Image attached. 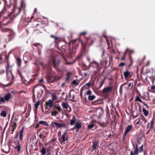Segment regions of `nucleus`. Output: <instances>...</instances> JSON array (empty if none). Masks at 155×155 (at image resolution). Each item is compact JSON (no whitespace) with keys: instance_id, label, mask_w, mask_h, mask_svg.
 Masks as SVG:
<instances>
[{"instance_id":"nucleus-20","label":"nucleus","mask_w":155,"mask_h":155,"mask_svg":"<svg viewBox=\"0 0 155 155\" xmlns=\"http://www.w3.org/2000/svg\"><path fill=\"white\" fill-rule=\"evenodd\" d=\"M24 127H23L19 133V138L20 139V140L21 141H22L23 140V134L24 132Z\"/></svg>"},{"instance_id":"nucleus-44","label":"nucleus","mask_w":155,"mask_h":155,"mask_svg":"<svg viewBox=\"0 0 155 155\" xmlns=\"http://www.w3.org/2000/svg\"><path fill=\"white\" fill-rule=\"evenodd\" d=\"M38 25H40V27L41 28H43L44 27L45 24L43 23H41V24H37L36 25V26H37Z\"/></svg>"},{"instance_id":"nucleus-43","label":"nucleus","mask_w":155,"mask_h":155,"mask_svg":"<svg viewBox=\"0 0 155 155\" xmlns=\"http://www.w3.org/2000/svg\"><path fill=\"white\" fill-rule=\"evenodd\" d=\"M94 126V124H89L88 125L87 127L88 129H91L93 128Z\"/></svg>"},{"instance_id":"nucleus-40","label":"nucleus","mask_w":155,"mask_h":155,"mask_svg":"<svg viewBox=\"0 0 155 155\" xmlns=\"http://www.w3.org/2000/svg\"><path fill=\"white\" fill-rule=\"evenodd\" d=\"M127 50H126L124 52V53L123 54V57H122V58L121 59V61H123L125 59V57H126V55L127 54Z\"/></svg>"},{"instance_id":"nucleus-7","label":"nucleus","mask_w":155,"mask_h":155,"mask_svg":"<svg viewBox=\"0 0 155 155\" xmlns=\"http://www.w3.org/2000/svg\"><path fill=\"white\" fill-rule=\"evenodd\" d=\"M133 129V126L132 124L128 125L125 130L124 136L125 137L128 133L131 131Z\"/></svg>"},{"instance_id":"nucleus-55","label":"nucleus","mask_w":155,"mask_h":155,"mask_svg":"<svg viewBox=\"0 0 155 155\" xmlns=\"http://www.w3.org/2000/svg\"><path fill=\"white\" fill-rule=\"evenodd\" d=\"M45 109L48 110H49L51 108H50V107L48 105H45Z\"/></svg>"},{"instance_id":"nucleus-1","label":"nucleus","mask_w":155,"mask_h":155,"mask_svg":"<svg viewBox=\"0 0 155 155\" xmlns=\"http://www.w3.org/2000/svg\"><path fill=\"white\" fill-rule=\"evenodd\" d=\"M4 5L2 10L0 12V18L3 16L4 15L10 14V12L9 11V9L11 6L12 3L11 1L10 0V2L9 4L8 3L6 0H4Z\"/></svg>"},{"instance_id":"nucleus-50","label":"nucleus","mask_w":155,"mask_h":155,"mask_svg":"<svg viewBox=\"0 0 155 155\" xmlns=\"http://www.w3.org/2000/svg\"><path fill=\"white\" fill-rule=\"evenodd\" d=\"M91 83L90 82H89L87 83H86L85 84L84 86H87L89 88L91 87Z\"/></svg>"},{"instance_id":"nucleus-53","label":"nucleus","mask_w":155,"mask_h":155,"mask_svg":"<svg viewBox=\"0 0 155 155\" xmlns=\"http://www.w3.org/2000/svg\"><path fill=\"white\" fill-rule=\"evenodd\" d=\"M17 72H18V74L19 75L21 76V78H22V79H23V77L22 76L21 74V71L19 70H18Z\"/></svg>"},{"instance_id":"nucleus-61","label":"nucleus","mask_w":155,"mask_h":155,"mask_svg":"<svg viewBox=\"0 0 155 155\" xmlns=\"http://www.w3.org/2000/svg\"><path fill=\"white\" fill-rule=\"evenodd\" d=\"M8 122H7L6 124V125H5V127H4V130H5L6 129V128L7 127V126H8Z\"/></svg>"},{"instance_id":"nucleus-5","label":"nucleus","mask_w":155,"mask_h":155,"mask_svg":"<svg viewBox=\"0 0 155 155\" xmlns=\"http://www.w3.org/2000/svg\"><path fill=\"white\" fill-rule=\"evenodd\" d=\"M71 44L72 45V48L76 51V50L78 48L79 45V41L76 40H73L69 42V45Z\"/></svg>"},{"instance_id":"nucleus-18","label":"nucleus","mask_w":155,"mask_h":155,"mask_svg":"<svg viewBox=\"0 0 155 155\" xmlns=\"http://www.w3.org/2000/svg\"><path fill=\"white\" fill-rule=\"evenodd\" d=\"M90 65L93 67L97 68L99 66V64L96 61H93L90 63Z\"/></svg>"},{"instance_id":"nucleus-64","label":"nucleus","mask_w":155,"mask_h":155,"mask_svg":"<svg viewBox=\"0 0 155 155\" xmlns=\"http://www.w3.org/2000/svg\"><path fill=\"white\" fill-rule=\"evenodd\" d=\"M152 90H155V85H153L151 87Z\"/></svg>"},{"instance_id":"nucleus-34","label":"nucleus","mask_w":155,"mask_h":155,"mask_svg":"<svg viewBox=\"0 0 155 155\" xmlns=\"http://www.w3.org/2000/svg\"><path fill=\"white\" fill-rule=\"evenodd\" d=\"M79 82H78L76 80H74L71 82V84L77 86L78 85Z\"/></svg>"},{"instance_id":"nucleus-60","label":"nucleus","mask_w":155,"mask_h":155,"mask_svg":"<svg viewBox=\"0 0 155 155\" xmlns=\"http://www.w3.org/2000/svg\"><path fill=\"white\" fill-rule=\"evenodd\" d=\"M143 145L142 144L141 145L140 148V151L142 152L143 150Z\"/></svg>"},{"instance_id":"nucleus-19","label":"nucleus","mask_w":155,"mask_h":155,"mask_svg":"<svg viewBox=\"0 0 155 155\" xmlns=\"http://www.w3.org/2000/svg\"><path fill=\"white\" fill-rule=\"evenodd\" d=\"M17 60V64L18 66L19 67H21L22 63L21 58L19 57H17L16 58Z\"/></svg>"},{"instance_id":"nucleus-32","label":"nucleus","mask_w":155,"mask_h":155,"mask_svg":"<svg viewBox=\"0 0 155 155\" xmlns=\"http://www.w3.org/2000/svg\"><path fill=\"white\" fill-rule=\"evenodd\" d=\"M50 37L51 38H54V42H55L56 41L59 39V38L56 36H55L53 35H51L50 36Z\"/></svg>"},{"instance_id":"nucleus-63","label":"nucleus","mask_w":155,"mask_h":155,"mask_svg":"<svg viewBox=\"0 0 155 155\" xmlns=\"http://www.w3.org/2000/svg\"><path fill=\"white\" fill-rule=\"evenodd\" d=\"M43 78H41V79L39 81V82L40 83H41L42 82H43Z\"/></svg>"},{"instance_id":"nucleus-6","label":"nucleus","mask_w":155,"mask_h":155,"mask_svg":"<svg viewBox=\"0 0 155 155\" xmlns=\"http://www.w3.org/2000/svg\"><path fill=\"white\" fill-rule=\"evenodd\" d=\"M75 51L74 50L71 48H69L68 50L66 51V54L68 58H71L73 57V54L75 53Z\"/></svg>"},{"instance_id":"nucleus-62","label":"nucleus","mask_w":155,"mask_h":155,"mask_svg":"<svg viewBox=\"0 0 155 155\" xmlns=\"http://www.w3.org/2000/svg\"><path fill=\"white\" fill-rule=\"evenodd\" d=\"M35 88H34L32 90L33 96V97L34 96V97H35V94L34 93V91H35Z\"/></svg>"},{"instance_id":"nucleus-10","label":"nucleus","mask_w":155,"mask_h":155,"mask_svg":"<svg viewBox=\"0 0 155 155\" xmlns=\"http://www.w3.org/2000/svg\"><path fill=\"white\" fill-rule=\"evenodd\" d=\"M112 87L111 86H108L104 88L102 90V92L105 94H108L112 91Z\"/></svg>"},{"instance_id":"nucleus-2","label":"nucleus","mask_w":155,"mask_h":155,"mask_svg":"<svg viewBox=\"0 0 155 155\" xmlns=\"http://www.w3.org/2000/svg\"><path fill=\"white\" fill-rule=\"evenodd\" d=\"M49 62L54 67L57 68L60 62V61L59 59L57 58L55 56L51 55L49 59Z\"/></svg>"},{"instance_id":"nucleus-45","label":"nucleus","mask_w":155,"mask_h":155,"mask_svg":"<svg viewBox=\"0 0 155 155\" xmlns=\"http://www.w3.org/2000/svg\"><path fill=\"white\" fill-rule=\"evenodd\" d=\"M15 148H16L18 150V152H19L21 149V146L20 144H19L18 145L16 146Z\"/></svg>"},{"instance_id":"nucleus-31","label":"nucleus","mask_w":155,"mask_h":155,"mask_svg":"<svg viewBox=\"0 0 155 155\" xmlns=\"http://www.w3.org/2000/svg\"><path fill=\"white\" fill-rule=\"evenodd\" d=\"M142 110L144 115L146 116H147L149 114L148 112L147 111L145 108L143 107V108Z\"/></svg>"},{"instance_id":"nucleus-12","label":"nucleus","mask_w":155,"mask_h":155,"mask_svg":"<svg viewBox=\"0 0 155 155\" xmlns=\"http://www.w3.org/2000/svg\"><path fill=\"white\" fill-rule=\"evenodd\" d=\"M81 51L80 53L84 55L86 52V45L84 44L82 41L81 42Z\"/></svg>"},{"instance_id":"nucleus-15","label":"nucleus","mask_w":155,"mask_h":155,"mask_svg":"<svg viewBox=\"0 0 155 155\" xmlns=\"http://www.w3.org/2000/svg\"><path fill=\"white\" fill-rule=\"evenodd\" d=\"M47 81L49 82H52L55 80L57 79L56 77H54L51 75L48 76L47 77Z\"/></svg>"},{"instance_id":"nucleus-9","label":"nucleus","mask_w":155,"mask_h":155,"mask_svg":"<svg viewBox=\"0 0 155 155\" xmlns=\"http://www.w3.org/2000/svg\"><path fill=\"white\" fill-rule=\"evenodd\" d=\"M51 124L54 125V124L55 126L58 129L62 127H66V124L64 123H63L62 124H61L59 123H58L55 122H52L51 123Z\"/></svg>"},{"instance_id":"nucleus-46","label":"nucleus","mask_w":155,"mask_h":155,"mask_svg":"<svg viewBox=\"0 0 155 155\" xmlns=\"http://www.w3.org/2000/svg\"><path fill=\"white\" fill-rule=\"evenodd\" d=\"M55 107L60 112L62 110V109L60 106H57L56 105H55Z\"/></svg>"},{"instance_id":"nucleus-22","label":"nucleus","mask_w":155,"mask_h":155,"mask_svg":"<svg viewBox=\"0 0 155 155\" xmlns=\"http://www.w3.org/2000/svg\"><path fill=\"white\" fill-rule=\"evenodd\" d=\"M7 38L5 39V41L6 42H8L11 41L12 38V34H9L7 35Z\"/></svg>"},{"instance_id":"nucleus-35","label":"nucleus","mask_w":155,"mask_h":155,"mask_svg":"<svg viewBox=\"0 0 155 155\" xmlns=\"http://www.w3.org/2000/svg\"><path fill=\"white\" fill-rule=\"evenodd\" d=\"M39 124H44L47 126H48V124H47V122L45 121H40L39 122Z\"/></svg>"},{"instance_id":"nucleus-42","label":"nucleus","mask_w":155,"mask_h":155,"mask_svg":"<svg viewBox=\"0 0 155 155\" xmlns=\"http://www.w3.org/2000/svg\"><path fill=\"white\" fill-rule=\"evenodd\" d=\"M21 10V6L18 8V12L16 15L14 17V18H15L20 13Z\"/></svg>"},{"instance_id":"nucleus-16","label":"nucleus","mask_w":155,"mask_h":155,"mask_svg":"<svg viewBox=\"0 0 155 155\" xmlns=\"http://www.w3.org/2000/svg\"><path fill=\"white\" fill-rule=\"evenodd\" d=\"M61 106L65 110L68 111L70 112L71 111V107L69 106V110H68V105H67L64 102H63L62 103Z\"/></svg>"},{"instance_id":"nucleus-26","label":"nucleus","mask_w":155,"mask_h":155,"mask_svg":"<svg viewBox=\"0 0 155 155\" xmlns=\"http://www.w3.org/2000/svg\"><path fill=\"white\" fill-rule=\"evenodd\" d=\"M81 127V124L78 122H77L76 123L75 125V128H76V129H78V130Z\"/></svg>"},{"instance_id":"nucleus-28","label":"nucleus","mask_w":155,"mask_h":155,"mask_svg":"<svg viewBox=\"0 0 155 155\" xmlns=\"http://www.w3.org/2000/svg\"><path fill=\"white\" fill-rule=\"evenodd\" d=\"M71 74L70 72H68L66 75V78L65 79L66 81H68L71 78Z\"/></svg>"},{"instance_id":"nucleus-54","label":"nucleus","mask_w":155,"mask_h":155,"mask_svg":"<svg viewBox=\"0 0 155 155\" xmlns=\"http://www.w3.org/2000/svg\"><path fill=\"white\" fill-rule=\"evenodd\" d=\"M134 153L136 154H138V149H135Z\"/></svg>"},{"instance_id":"nucleus-59","label":"nucleus","mask_w":155,"mask_h":155,"mask_svg":"<svg viewBox=\"0 0 155 155\" xmlns=\"http://www.w3.org/2000/svg\"><path fill=\"white\" fill-rule=\"evenodd\" d=\"M87 34V32L86 31H84L83 32H81L80 33L81 35H82L84 36H85V35Z\"/></svg>"},{"instance_id":"nucleus-58","label":"nucleus","mask_w":155,"mask_h":155,"mask_svg":"<svg viewBox=\"0 0 155 155\" xmlns=\"http://www.w3.org/2000/svg\"><path fill=\"white\" fill-rule=\"evenodd\" d=\"M151 77L152 78V79H153V81L152 82L153 83V84L154 81H155V76H152Z\"/></svg>"},{"instance_id":"nucleus-23","label":"nucleus","mask_w":155,"mask_h":155,"mask_svg":"<svg viewBox=\"0 0 155 155\" xmlns=\"http://www.w3.org/2000/svg\"><path fill=\"white\" fill-rule=\"evenodd\" d=\"M15 6L14 5L13 8L12 9L11 12H10V14H7V16L4 17H3V19H6L8 18V17H10L13 13V12L15 11Z\"/></svg>"},{"instance_id":"nucleus-38","label":"nucleus","mask_w":155,"mask_h":155,"mask_svg":"<svg viewBox=\"0 0 155 155\" xmlns=\"http://www.w3.org/2000/svg\"><path fill=\"white\" fill-rule=\"evenodd\" d=\"M40 105V101L38 100L35 104V109H37L39 105Z\"/></svg>"},{"instance_id":"nucleus-3","label":"nucleus","mask_w":155,"mask_h":155,"mask_svg":"<svg viewBox=\"0 0 155 155\" xmlns=\"http://www.w3.org/2000/svg\"><path fill=\"white\" fill-rule=\"evenodd\" d=\"M12 97V96L10 93L7 94L4 97L2 96V94H0V104L5 103V101H9Z\"/></svg>"},{"instance_id":"nucleus-27","label":"nucleus","mask_w":155,"mask_h":155,"mask_svg":"<svg viewBox=\"0 0 155 155\" xmlns=\"http://www.w3.org/2000/svg\"><path fill=\"white\" fill-rule=\"evenodd\" d=\"M96 97V96L94 95H90L88 97V99L89 101L93 100Z\"/></svg>"},{"instance_id":"nucleus-48","label":"nucleus","mask_w":155,"mask_h":155,"mask_svg":"<svg viewBox=\"0 0 155 155\" xmlns=\"http://www.w3.org/2000/svg\"><path fill=\"white\" fill-rule=\"evenodd\" d=\"M35 80V79H31L29 81H28V85H29L30 84H31V83L33 82L34 81V80Z\"/></svg>"},{"instance_id":"nucleus-25","label":"nucleus","mask_w":155,"mask_h":155,"mask_svg":"<svg viewBox=\"0 0 155 155\" xmlns=\"http://www.w3.org/2000/svg\"><path fill=\"white\" fill-rule=\"evenodd\" d=\"M138 143L139 144H140V141H137V142L136 143H134L133 144V148H134V149H138Z\"/></svg>"},{"instance_id":"nucleus-37","label":"nucleus","mask_w":155,"mask_h":155,"mask_svg":"<svg viewBox=\"0 0 155 155\" xmlns=\"http://www.w3.org/2000/svg\"><path fill=\"white\" fill-rule=\"evenodd\" d=\"M135 101H139V102H141L142 103L143 102V101H142V100L140 99V97H138V96H137L136 97L135 100Z\"/></svg>"},{"instance_id":"nucleus-49","label":"nucleus","mask_w":155,"mask_h":155,"mask_svg":"<svg viewBox=\"0 0 155 155\" xmlns=\"http://www.w3.org/2000/svg\"><path fill=\"white\" fill-rule=\"evenodd\" d=\"M92 91H90V90H88V91L87 92H86V94L87 95H89L90 96V95H91V94H92Z\"/></svg>"},{"instance_id":"nucleus-24","label":"nucleus","mask_w":155,"mask_h":155,"mask_svg":"<svg viewBox=\"0 0 155 155\" xmlns=\"http://www.w3.org/2000/svg\"><path fill=\"white\" fill-rule=\"evenodd\" d=\"M130 74V73L128 70L126 71L124 73V78L126 79L128 76Z\"/></svg>"},{"instance_id":"nucleus-8","label":"nucleus","mask_w":155,"mask_h":155,"mask_svg":"<svg viewBox=\"0 0 155 155\" xmlns=\"http://www.w3.org/2000/svg\"><path fill=\"white\" fill-rule=\"evenodd\" d=\"M37 87L38 88V91L37 92V97L39 99L42 96L44 93V91L40 86L38 87V86H36L35 87Z\"/></svg>"},{"instance_id":"nucleus-36","label":"nucleus","mask_w":155,"mask_h":155,"mask_svg":"<svg viewBox=\"0 0 155 155\" xmlns=\"http://www.w3.org/2000/svg\"><path fill=\"white\" fill-rule=\"evenodd\" d=\"M73 118H74V119L70 120V124L71 125H73L75 123V117L73 116Z\"/></svg>"},{"instance_id":"nucleus-11","label":"nucleus","mask_w":155,"mask_h":155,"mask_svg":"<svg viewBox=\"0 0 155 155\" xmlns=\"http://www.w3.org/2000/svg\"><path fill=\"white\" fill-rule=\"evenodd\" d=\"M93 146L91 148V151H93L94 150H96L97 147H99L98 142L97 140L92 141Z\"/></svg>"},{"instance_id":"nucleus-17","label":"nucleus","mask_w":155,"mask_h":155,"mask_svg":"<svg viewBox=\"0 0 155 155\" xmlns=\"http://www.w3.org/2000/svg\"><path fill=\"white\" fill-rule=\"evenodd\" d=\"M45 105H48L50 108H51L53 105V101L51 100H49L48 101L46 102L45 105Z\"/></svg>"},{"instance_id":"nucleus-56","label":"nucleus","mask_w":155,"mask_h":155,"mask_svg":"<svg viewBox=\"0 0 155 155\" xmlns=\"http://www.w3.org/2000/svg\"><path fill=\"white\" fill-rule=\"evenodd\" d=\"M32 45L36 47L37 46L39 45L40 44L38 43H34Z\"/></svg>"},{"instance_id":"nucleus-4","label":"nucleus","mask_w":155,"mask_h":155,"mask_svg":"<svg viewBox=\"0 0 155 155\" xmlns=\"http://www.w3.org/2000/svg\"><path fill=\"white\" fill-rule=\"evenodd\" d=\"M61 56L65 62V64H71L73 63H74L76 61H79L81 58V57L84 55L81 53H80L77 57L75 61L73 62H68L67 60L63 54H61Z\"/></svg>"},{"instance_id":"nucleus-39","label":"nucleus","mask_w":155,"mask_h":155,"mask_svg":"<svg viewBox=\"0 0 155 155\" xmlns=\"http://www.w3.org/2000/svg\"><path fill=\"white\" fill-rule=\"evenodd\" d=\"M1 116L4 117H5L6 116V113L5 111H2L1 113Z\"/></svg>"},{"instance_id":"nucleus-30","label":"nucleus","mask_w":155,"mask_h":155,"mask_svg":"<svg viewBox=\"0 0 155 155\" xmlns=\"http://www.w3.org/2000/svg\"><path fill=\"white\" fill-rule=\"evenodd\" d=\"M105 50L104 49H102V54H101V57L103 59H104V60H105L107 58V57H105L104 56V54L105 53Z\"/></svg>"},{"instance_id":"nucleus-21","label":"nucleus","mask_w":155,"mask_h":155,"mask_svg":"<svg viewBox=\"0 0 155 155\" xmlns=\"http://www.w3.org/2000/svg\"><path fill=\"white\" fill-rule=\"evenodd\" d=\"M43 133L40 132L39 135V137L40 139H44L45 137V136L44 135V133L46 134L45 131L44 130H43Z\"/></svg>"},{"instance_id":"nucleus-47","label":"nucleus","mask_w":155,"mask_h":155,"mask_svg":"<svg viewBox=\"0 0 155 155\" xmlns=\"http://www.w3.org/2000/svg\"><path fill=\"white\" fill-rule=\"evenodd\" d=\"M126 65L125 63L124 62L120 63L118 65L119 67H122Z\"/></svg>"},{"instance_id":"nucleus-51","label":"nucleus","mask_w":155,"mask_h":155,"mask_svg":"<svg viewBox=\"0 0 155 155\" xmlns=\"http://www.w3.org/2000/svg\"><path fill=\"white\" fill-rule=\"evenodd\" d=\"M52 98L53 100H55L57 99V97L55 94L52 95Z\"/></svg>"},{"instance_id":"nucleus-33","label":"nucleus","mask_w":155,"mask_h":155,"mask_svg":"<svg viewBox=\"0 0 155 155\" xmlns=\"http://www.w3.org/2000/svg\"><path fill=\"white\" fill-rule=\"evenodd\" d=\"M46 148L45 147H42L40 152L42 155H44L46 153Z\"/></svg>"},{"instance_id":"nucleus-14","label":"nucleus","mask_w":155,"mask_h":155,"mask_svg":"<svg viewBox=\"0 0 155 155\" xmlns=\"http://www.w3.org/2000/svg\"><path fill=\"white\" fill-rule=\"evenodd\" d=\"M11 126L12 127L11 130L12 131V134H13L15 130V129L17 126L16 122L14 121L12 122Z\"/></svg>"},{"instance_id":"nucleus-41","label":"nucleus","mask_w":155,"mask_h":155,"mask_svg":"<svg viewBox=\"0 0 155 155\" xmlns=\"http://www.w3.org/2000/svg\"><path fill=\"white\" fill-rule=\"evenodd\" d=\"M58 112L56 111L55 110L54 111L51 112V115L52 116H55L57 114H58Z\"/></svg>"},{"instance_id":"nucleus-57","label":"nucleus","mask_w":155,"mask_h":155,"mask_svg":"<svg viewBox=\"0 0 155 155\" xmlns=\"http://www.w3.org/2000/svg\"><path fill=\"white\" fill-rule=\"evenodd\" d=\"M142 103L143 104V105H145L147 108H149V107L148 105L146 104L144 102H143Z\"/></svg>"},{"instance_id":"nucleus-29","label":"nucleus","mask_w":155,"mask_h":155,"mask_svg":"<svg viewBox=\"0 0 155 155\" xmlns=\"http://www.w3.org/2000/svg\"><path fill=\"white\" fill-rule=\"evenodd\" d=\"M98 124L100 126L102 127H106L107 125V124L104 122L103 121L100 122L98 123Z\"/></svg>"},{"instance_id":"nucleus-52","label":"nucleus","mask_w":155,"mask_h":155,"mask_svg":"<svg viewBox=\"0 0 155 155\" xmlns=\"http://www.w3.org/2000/svg\"><path fill=\"white\" fill-rule=\"evenodd\" d=\"M75 97V95H73L72 97V98H71V101H73V102L76 101L74 100V99Z\"/></svg>"},{"instance_id":"nucleus-13","label":"nucleus","mask_w":155,"mask_h":155,"mask_svg":"<svg viewBox=\"0 0 155 155\" xmlns=\"http://www.w3.org/2000/svg\"><path fill=\"white\" fill-rule=\"evenodd\" d=\"M67 131L66 130L62 135L61 138L63 142L68 140V136L67 135Z\"/></svg>"}]
</instances>
